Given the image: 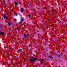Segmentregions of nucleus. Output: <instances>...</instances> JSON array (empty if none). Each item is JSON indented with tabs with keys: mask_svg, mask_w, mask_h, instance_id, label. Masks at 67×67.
I'll list each match as a JSON object with an SVG mask.
<instances>
[{
	"mask_svg": "<svg viewBox=\"0 0 67 67\" xmlns=\"http://www.w3.org/2000/svg\"><path fill=\"white\" fill-rule=\"evenodd\" d=\"M43 9H46V7H44L43 8Z\"/></svg>",
	"mask_w": 67,
	"mask_h": 67,
	"instance_id": "a211bd4d",
	"label": "nucleus"
},
{
	"mask_svg": "<svg viewBox=\"0 0 67 67\" xmlns=\"http://www.w3.org/2000/svg\"><path fill=\"white\" fill-rule=\"evenodd\" d=\"M34 33L35 34H36V32H35Z\"/></svg>",
	"mask_w": 67,
	"mask_h": 67,
	"instance_id": "4be33fe9",
	"label": "nucleus"
},
{
	"mask_svg": "<svg viewBox=\"0 0 67 67\" xmlns=\"http://www.w3.org/2000/svg\"><path fill=\"white\" fill-rule=\"evenodd\" d=\"M1 31H0V33H1Z\"/></svg>",
	"mask_w": 67,
	"mask_h": 67,
	"instance_id": "393cba45",
	"label": "nucleus"
},
{
	"mask_svg": "<svg viewBox=\"0 0 67 67\" xmlns=\"http://www.w3.org/2000/svg\"><path fill=\"white\" fill-rule=\"evenodd\" d=\"M28 15L29 17H31V15H30V14H29Z\"/></svg>",
	"mask_w": 67,
	"mask_h": 67,
	"instance_id": "dca6fc26",
	"label": "nucleus"
},
{
	"mask_svg": "<svg viewBox=\"0 0 67 67\" xmlns=\"http://www.w3.org/2000/svg\"><path fill=\"white\" fill-rule=\"evenodd\" d=\"M3 18L5 19V20H7V15H5V14H3Z\"/></svg>",
	"mask_w": 67,
	"mask_h": 67,
	"instance_id": "7ed1b4c3",
	"label": "nucleus"
},
{
	"mask_svg": "<svg viewBox=\"0 0 67 67\" xmlns=\"http://www.w3.org/2000/svg\"><path fill=\"white\" fill-rule=\"evenodd\" d=\"M0 33V34L1 35H3L4 34V32H1Z\"/></svg>",
	"mask_w": 67,
	"mask_h": 67,
	"instance_id": "39448f33",
	"label": "nucleus"
},
{
	"mask_svg": "<svg viewBox=\"0 0 67 67\" xmlns=\"http://www.w3.org/2000/svg\"><path fill=\"white\" fill-rule=\"evenodd\" d=\"M24 37L25 39H26V38H27L28 37V36L27 35V34H25V33L24 34Z\"/></svg>",
	"mask_w": 67,
	"mask_h": 67,
	"instance_id": "f03ea898",
	"label": "nucleus"
},
{
	"mask_svg": "<svg viewBox=\"0 0 67 67\" xmlns=\"http://www.w3.org/2000/svg\"><path fill=\"white\" fill-rule=\"evenodd\" d=\"M18 15V14L16 13L15 14V16H17Z\"/></svg>",
	"mask_w": 67,
	"mask_h": 67,
	"instance_id": "f8f14e48",
	"label": "nucleus"
},
{
	"mask_svg": "<svg viewBox=\"0 0 67 67\" xmlns=\"http://www.w3.org/2000/svg\"><path fill=\"white\" fill-rule=\"evenodd\" d=\"M3 1L4 2V3H5V1H4V0Z\"/></svg>",
	"mask_w": 67,
	"mask_h": 67,
	"instance_id": "aec40b11",
	"label": "nucleus"
},
{
	"mask_svg": "<svg viewBox=\"0 0 67 67\" xmlns=\"http://www.w3.org/2000/svg\"><path fill=\"white\" fill-rule=\"evenodd\" d=\"M57 56H58V57H60V55L59 54H57Z\"/></svg>",
	"mask_w": 67,
	"mask_h": 67,
	"instance_id": "9d476101",
	"label": "nucleus"
},
{
	"mask_svg": "<svg viewBox=\"0 0 67 67\" xmlns=\"http://www.w3.org/2000/svg\"><path fill=\"white\" fill-rule=\"evenodd\" d=\"M1 26V25L0 24V27Z\"/></svg>",
	"mask_w": 67,
	"mask_h": 67,
	"instance_id": "5701e85b",
	"label": "nucleus"
},
{
	"mask_svg": "<svg viewBox=\"0 0 67 67\" xmlns=\"http://www.w3.org/2000/svg\"><path fill=\"white\" fill-rule=\"evenodd\" d=\"M48 57H49L50 58H51V59H53V57L52 56H48Z\"/></svg>",
	"mask_w": 67,
	"mask_h": 67,
	"instance_id": "0eeeda50",
	"label": "nucleus"
},
{
	"mask_svg": "<svg viewBox=\"0 0 67 67\" xmlns=\"http://www.w3.org/2000/svg\"><path fill=\"white\" fill-rule=\"evenodd\" d=\"M24 18H22L21 19V22H23V21H24Z\"/></svg>",
	"mask_w": 67,
	"mask_h": 67,
	"instance_id": "6e6552de",
	"label": "nucleus"
},
{
	"mask_svg": "<svg viewBox=\"0 0 67 67\" xmlns=\"http://www.w3.org/2000/svg\"><path fill=\"white\" fill-rule=\"evenodd\" d=\"M17 30H19V31H20V29H19V28L18 27L17 28Z\"/></svg>",
	"mask_w": 67,
	"mask_h": 67,
	"instance_id": "4468645a",
	"label": "nucleus"
},
{
	"mask_svg": "<svg viewBox=\"0 0 67 67\" xmlns=\"http://www.w3.org/2000/svg\"><path fill=\"white\" fill-rule=\"evenodd\" d=\"M19 52H21V51H22V49H19Z\"/></svg>",
	"mask_w": 67,
	"mask_h": 67,
	"instance_id": "ddd939ff",
	"label": "nucleus"
},
{
	"mask_svg": "<svg viewBox=\"0 0 67 67\" xmlns=\"http://www.w3.org/2000/svg\"><path fill=\"white\" fill-rule=\"evenodd\" d=\"M14 4L16 5H18V4H19V3H18L16 2H14Z\"/></svg>",
	"mask_w": 67,
	"mask_h": 67,
	"instance_id": "423d86ee",
	"label": "nucleus"
},
{
	"mask_svg": "<svg viewBox=\"0 0 67 67\" xmlns=\"http://www.w3.org/2000/svg\"><path fill=\"white\" fill-rule=\"evenodd\" d=\"M12 24V23L11 21L9 22L7 24L8 26H10V25H11V24Z\"/></svg>",
	"mask_w": 67,
	"mask_h": 67,
	"instance_id": "20e7f679",
	"label": "nucleus"
},
{
	"mask_svg": "<svg viewBox=\"0 0 67 67\" xmlns=\"http://www.w3.org/2000/svg\"><path fill=\"white\" fill-rule=\"evenodd\" d=\"M38 59V58H36L35 57H32L31 59H30V61L32 63H34V62L37 60Z\"/></svg>",
	"mask_w": 67,
	"mask_h": 67,
	"instance_id": "f257e3e1",
	"label": "nucleus"
},
{
	"mask_svg": "<svg viewBox=\"0 0 67 67\" xmlns=\"http://www.w3.org/2000/svg\"><path fill=\"white\" fill-rule=\"evenodd\" d=\"M14 22H16L17 21V20H16L14 19Z\"/></svg>",
	"mask_w": 67,
	"mask_h": 67,
	"instance_id": "2eb2a0df",
	"label": "nucleus"
},
{
	"mask_svg": "<svg viewBox=\"0 0 67 67\" xmlns=\"http://www.w3.org/2000/svg\"><path fill=\"white\" fill-rule=\"evenodd\" d=\"M1 31H0V33H1Z\"/></svg>",
	"mask_w": 67,
	"mask_h": 67,
	"instance_id": "b1692460",
	"label": "nucleus"
},
{
	"mask_svg": "<svg viewBox=\"0 0 67 67\" xmlns=\"http://www.w3.org/2000/svg\"><path fill=\"white\" fill-rule=\"evenodd\" d=\"M54 11L53 10H52V12L53 13V12H54Z\"/></svg>",
	"mask_w": 67,
	"mask_h": 67,
	"instance_id": "6ab92c4d",
	"label": "nucleus"
},
{
	"mask_svg": "<svg viewBox=\"0 0 67 67\" xmlns=\"http://www.w3.org/2000/svg\"><path fill=\"white\" fill-rule=\"evenodd\" d=\"M22 22H23V21H21V22H20L19 24H21L22 23Z\"/></svg>",
	"mask_w": 67,
	"mask_h": 67,
	"instance_id": "f3484780",
	"label": "nucleus"
},
{
	"mask_svg": "<svg viewBox=\"0 0 67 67\" xmlns=\"http://www.w3.org/2000/svg\"><path fill=\"white\" fill-rule=\"evenodd\" d=\"M41 61L42 63H44V60L43 59H41L40 60Z\"/></svg>",
	"mask_w": 67,
	"mask_h": 67,
	"instance_id": "1a4fd4ad",
	"label": "nucleus"
},
{
	"mask_svg": "<svg viewBox=\"0 0 67 67\" xmlns=\"http://www.w3.org/2000/svg\"><path fill=\"white\" fill-rule=\"evenodd\" d=\"M23 8H22L21 9V12H23V11H23Z\"/></svg>",
	"mask_w": 67,
	"mask_h": 67,
	"instance_id": "9b49d317",
	"label": "nucleus"
},
{
	"mask_svg": "<svg viewBox=\"0 0 67 67\" xmlns=\"http://www.w3.org/2000/svg\"><path fill=\"white\" fill-rule=\"evenodd\" d=\"M0 27L1 28H2V25H1V26Z\"/></svg>",
	"mask_w": 67,
	"mask_h": 67,
	"instance_id": "412c9836",
	"label": "nucleus"
}]
</instances>
